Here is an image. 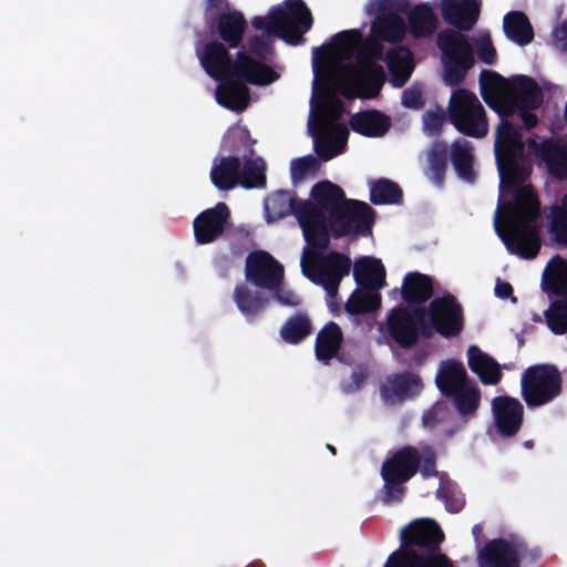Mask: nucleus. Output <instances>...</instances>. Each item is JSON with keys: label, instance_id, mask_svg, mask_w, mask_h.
Masks as SVG:
<instances>
[{"label": "nucleus", "instance_id": "49", "mask_svg": "<svg viewBox=\"0 0 567 567\" xmlns=\"http://www.w3.org/2000/svg\"><path fill=\"white\" fill-rule=\"evenodd\" d=\"M436 497L442 501L447 512L460 513L465 506V497L458 486L451 481H441Z\"/></svg>", "mask_w": 567, "mask_h": 567}, {"label": "nucleus", "instance_id": "3", "mask_svg": "<svg viewBox=\"0 0 567 567\" xmlns=\"http://www.w3.org/2000/svg\"><path fill=\"white\" fill-rule=\"evenodd\" d=\"M225 42L212 40L197 45L196 54L205 72L214 80L240 78L252 85H269L279 74L269 65L240 50L234 61Z\"/></svg>", "mask_w": 567, "mask_h": 567}, {"label": "nucleus", "instance_id": "36", "mask_svg": "<svg viewBox=\"0 0 567 567\" xmlns=\"http://www.w3.org/2000/svg\"><path fill=\"white\" fill-rule=\"evenodd\" d=\"M241 168L240 158L237 156L223 157L218 164L210 171V179L219 190H230L240 184L239 171Z\"/></svg>", "mask_w": 567, "mask_h": 567}, {"label": "nucleus", "instance_id": "22", "mask_svg": "<svg viewBox=\"0 0 567 567\" xmlns=\"http://www.w3.org/2000/svg\"><path fill=\"white\" fill-rule=\"evenodd\" d=\"M527 146L546 165L548 173L559 179L567 181V145L554 138H545L540 143L527 140Z\"/></svg>", "mask_w": 567, "mask_h": 567}, {"label": "nucleus", "instance_id": "19", "mask_svg": "<svg viewBox=\"0 0 567 567\" xmlns=\"http://www.w3.org/2000/svg\"><path fill=\"white\" fill-rule=\"evenodd\" d=\"M229 218L230 210L221 202L199 213L193 221L196 243L207 245L220 238L225 233Z\"/></svg>", "mask_w": 567, "mask_h": 567}, {"label": "nucleus", "instance_id": "5", "mask_svg": "<svg viewBox=\"0 0 567 567\" xmlns=\"http://www.w3.org/2000/svg\"><path fill=\"white\" fill-rule=\"evenodd\" d=\"M381 41L373 33L361 40L355 53V65L348 68L347 76L337 85L346 99H374L380 94L385 82L384 69L378 63L384 55Z\"/></svg>", "mask_w": 567, "mask_h": 567}, {"label": "nucleus", "instance_id": "6", "mask_svg": "<svg viewBox=\"0 0 567 567\" xmlns=\"http://www.w3.org/2000/svg\"><path fill=\"white\" fill-rule=\"evenodd\" d=\"M540 203L529 186L517 189L511 229L504 233L495 221V230L511 254L525 259H533L540 249V237L536 221L539 217Z\"/></svg>", "mask_w": 567, "mask_h": 567}, {"label": "nucleus", "instance_id": "56", "mask_svg": "<svg viewBox=\"0 0 567 567\" xmlns=\"http://www.w3.org/2000/svg\"><path fill=\"white\" fill-rule=\"evenodd\" d=\"M401 103L406 109L421 110L425 104L422 89L412 85L402 92Z\"/></svg>", "mask_w": 567, "mask_h": 567}, {"label": "nucleus", "instance_id": "24", "mask_svg": "<svg viewBox=\"0 0 567 567\" xmlns=\"http://www.w3.org/2000/svg\"><path fill=\"white\" fill-rule=\"evenodd\" d=\"M423 389L420 374L411 371L393 373L386 378V383L381 386L382 398L391 403H399L413 399Z\"/></svg>", "mask_w": 567, "mask_h": 567}, {"label": "nucleus", "instance_id": "61", "mask_svg": "<svg viewBox=\"0 0 567 567\" xmlns=\"http://www.w3.org/2000/svg\"><path fill=\"white\" fill-rule=\"evenodd\" d=\"M228 10H231L228 0H206L205 16L207 22L212 21V19H214V17L218 16L219 13L226 12Z\"/></svg>", "mask_w": 567, "mask_h": 567}, {"label": "nucleus", "instance_id": "54", "mask_svg": "<svg viewBox=\"0 0 567 567\" xmlns=\"http://www.w3.org/2000/svg\"><path fill=\"white\" fill-rule=\"evenodd\" d=\"M475 45L480 61L487 65H493L496 62V50L488 33H484L476 39Z\"/></svg>", "mask_w": 567, "mask_h": 567}, {"label": "nucleus", "instance_id": "46", "mask_svg": "<svg viewBox=\"0 0 567 567\" xmlns=\"http://www.w3.org/2000/svg\"><path fill=\"white\" fill-rule=\"evenodd\" d=\"M234 301L239 311L246 317H255L261 312L267 305V299L262 298L257 292H252L245 285L236 286L234 290Z\"/></svg>", "mask_w": 567, "mask_h": 567}, {"label": "nucleus", "instance_id": "15", "mask_svg": "<svg viewBox=\"0 0 567 567\" xmlns=\"http://www.w3.org/2000/svg\"><path fill=\"white\" fill-rule=\"evenodd\" d=\"M426 309L421 307L396 306L388 315L386 330L389 337L402 349L415 346L422 337Z\"/></svg>", "mask_w": 567, "mask_h": 567}, {"label": "nucleus", "instance_id": "39", "mask_svg": "<svg viewBox=\"0 0 567 567\" xmlns=\"http://www.w3.org/2000/svg\"><path fill=\"white\" fill-rule=\"evenodd\" d=\"M451 162L457 175L467 182L475 179V172L473 168L474 155L471 142L464 138L454 141L451 145Z\"/></svg>", "mask_w": 567, "mask_h": 567}, {"label": "nucleus", "instance_id": "31", "mask_svg": "<svg viewBox=\"0 0 567 567\" xmlns=\"http://www.w3.org/2000/svg\"><path fill=\"white\" fill-rule=\"evenodd\" d=\"M467 363L483 384L495 385L502 379L499 364L477 346H470L467 349Z\"/></svg>", "mask_w": 567, "mask_h": 567}, {"label": "nucleus", "instance_id": "13", "mask_svg": "<svg viewBox=\"0 0 567 567\" xmlns=\"http://www.w3.org/2000/svg\"><path fill=\"white\" fill-rule=\"evenodd\" d=\"M463 328L462 306L453 295L446 293L430 302L426 309L425 324L422 327V338L431 339L436 332L449 339L461 334Z\"/></svg>", "mask_w": 567, "mask_h": 567}, {"label": "nucleus", "instance_id": "20", "mask_svg": "<svg viewBox=\"0 0 567 567\" xmlns=\"http://www.w3.org/2000/svg\"><path fill=\"white\" fill-rule=\"evenodd\" d=\"M524 545L505 538L489 540L477 555L480 567H520Z\"/></svg>", "mask_w": 567, "mask_h": 567}, {"label": "nucleus", "instance_id": "51", "mask_svg": "<svg viewBox=\"0 0 567 567\" xmlns=\"http://www.w3.org/2000/svg\"><path fill=\"white\" fill-rule=\"evenodd\" d=\"M320 164L317 157L307 155L291 161L290 175L293 184H297L308 176H316Z\"/></svg>", "mask_w": 567, "mask_h": 567}, {"label": "nucleus", "instance_id": "11", "mask_svg": "<svg viewBox=\"0 0 567 567\" xmlns=\"http://www.w3.org/2000/svg\"><path fill=\"white\" fill-rule=\"evenodd\" d=\"M520 389L528 408L546 405L561 394V373L554 364L530 365L522 373Z\"/></svg>", "mask_w": 567, "mask_h": 567}, {"label": "nucleus", "instance_id": "28", "mask_svg": "<svg viewBox=\"0 0 567 567\" xmlns=\"http://www.w3.org/2000/svg\"><path fill=\"white\" fill-rule=\"evenodd\" d=\"M343 340V332L337 322L329 321L326 323L318 331L316 337V359L323 364H330L331 360L338 357L342 348Z\"/></svg>", "mask_w": 567, "mask_h": 567}, {"label": "nucleus", "instance_id": "12", "mask_svg": "<svg viewBox=\"0 0 567 567\" xmlns=\"http://www.w3.org/2000/svg\"><path fill=\"white\" fill-rule=\"evenodd\" d=\"M449 117L462 134L482 138L488 132L485 110L477 96L464 89L455 91L449 104Z\"/></svg>", "mask_w": 567, "mask_h": 567}, {"label": "nucleus", "instance_id": "45", "mask_svg": "<svg viewBox=\"0 0 567 567\" xmlns=\"http://www.w3.org/2000/svg\"><path fill=\"white\" fill-rule=\"evenodd\" d=\"M361 40L362 32L360 29L340 31L332 37L331 44L313 48V56L318 59L320 54H326L331 47L340 52H352L358 50Z\"/></svg>", "mask_w": 567, "mask_h": 567}, {"label": "nucleus", "instance_id": "63", "mask_svg": "<svg viewBox=\"0 0 567 567\" xmlns=\"http://www.w3.org/2000/svg\"><path fill=\"white\" fill-rule=\"evenodd\" d=\"M535 109H525L524 106L520 107L518 115L520 120L523 121L524 127L526 130H530L535 127L538 123L537 116L532 113Z\"/></svg>", "mask_w": 567, "mask_h": 567}, {"label": "nucleus", "instance_id": "40", "mask_svg": "<svg viewBox=\"0 0 567 567\" xmlns=\"http://www.w3.org/2000/svg\"><path fill=\"white\" fill-rule=\"evenodd\" d=\"M408 21L410 32L416 39L432 35L437 25L436 16L426 3L415 6L408 13Z\"/></svg>", "mask_w": 567, "mask_h": 567}, {"label": "nucleus", "instance_id": "52", "mask_svg": "<svg viewBox=\"0 0 567 567\" xmlns=\"http://www.w3.org/2000/svg\"><path fill=\"white\" fill-rule=\"evenodd\" d=\"M420 555L413 548L402 547L389 556L384 567H417Z\"/></svg>", "mask_w": 567, "mask_h": 567}, {"label": "nucleus", "instance_id": "42", "mask_svg": "<svg viewBox=\"0 0 567 567\" xmlns=\"http://www.w3.org/2000/svg\"><path fill=\"white\" fill-rule=\"evenodd\" d=\"M370 200L374 205H398L403 200V192L393 181L379 178L370 185Z\"/></svg>", "mask_w": 567, "mask_h": 567}, {"label": "nucleus", "instance_id": "35", "mask_svg": "<svg viewBox=\"0 0 567 567\" xmlns=\"http://www.w3.org/2000/svg\"><path fill=\"white\" fill-rule=\"evenodd\" d=\"M385 62L395 86H402L411 76L414 64L410 49L396 47L389 50Z\"/></svg>", "mask_w": 567, "mask_h": 567}, {"label": "nucleus", "instance_id": "47", "mask_svg": "<svg viewBox=\"0 0 567 567\" xmlns=\"http://www.w3.org/2000/svg\"><path fill=\"white\" fill-rule=\"evenodd\" d=\"M449 159V145L444 141L433 143L429 152V167L432 174V181L439 187H442L445 179Z\"/></svg>", "mask_w": 567, "mask_h": 567}, {"label": "nucleus", "instance_id": "1", "mask_svg": "<svg viewBox=\"0 0 567 567\" xmlns=\"http://www.w3.org/2000/svg\"><path fill=\"white\" fill-rule=\"evenodd\" d=\"M443 20L454 29H444L436 37V45L442 53L444 80L449 85H460L473 68L474 52L462 32L473 29L480 18V0H442L440 4Z\"/></svg>", "mask_w": 567, "mask_h": 567}, {"label": "nucleus", "instance_id": "7", "mask_svg": "<svg viewBox=\"0 0 567 567\" xmlns=\"http://www.w3.org/2000/svg\"><path fill=\"white\" fill-rule=\"evenodd\" d=\"M482 86L492 85L497 91V101L491 104L501 121L509 120L517 114L522 106L538 109L543 103V92L537 82L528 75H515L506 79L495 71L483 70L480 74Z\"/></svg>", "mask_w": 567, "mask_h": 567}, {"label": "nucleus", "instance_id": "26", "mask_svg": "<svg viewBox=\"0 0 567 567\" xmlns=\"http://www.w3.org/2000/svg\"><path fill=\"white\" fill-rule=\"evenodd\" d=\"M463 363L456 360L442 361L435 377V384L444 398L473 382Z\"/></svg>", "mask_w": 567, "mask_h": 567}, {"label": "nucleus", "instance_id": "58", "mask_svg": "<svg viewBox=\"0 0 567 567\" xmlns=\"http://www.w3.org/2000/svg\"><path fill=\"white\" fill-rule=\"evenodd\" d=\"M417 567H454L451 560L443 554L420 555Z\"/></svg>", "mask_w": 567, "mask_h": 567}, {"label": "nucleus", "instance_id": "16", "mask_svg": "<svg viewBox=\"0 0 567 567\" xmlns=\"http://www.w3.org/2000/svg\"><path fill=\"white\" fill-rule=\"evenodd\" d=\"M375 210L367 203L347 199L339 213L329 224V231L336 238L349 235H369L375 220Z\"/></svg>", "mask_w": 567, "mask_h": 567}, {"label": "nucleus", "instance_id": "50", "mask_svg": "<svg viewBox=\"0 0 567 567\" xmlns=\"http://www.w3.org/2000/svg\"><path fill=\"white\" fill-rule=\"evenodd\" d=\"M545 318L548 328L555 334H564L567 332V301L556 300L549 309L545 311Z\"/></svg>", "mask_w": 567, "mask_h": 567}, {"label": "nucleus", "instance_id": "59", "mask_svg": "<svg viewBox=\"0 0 567 567\" xmlns=\"http://www.w3.org/2000/svg\"><path fill=\"white\" fill-rule=\"evenodd\" d=\"M250 138L249 131L247 128H234L230 130L225 136V145L228 151L234 152L237 150L236 142L247 143Z\"/></svg>", "mask_w": 567, "mask_h": 567}, {"label": "nucleus", "instance_id": "62", "mask_svg": "<svg viewBox=\"0 0 567 567\" xmlns=\"http://www.w3.org/2000/svg\"><path fill=\"white\" fill-rule=\"evenodd\" d=\"M275 292V298L284 306H299L300 298L291 290L281 289L280 286L277 289L272 290Z\"/></svg>", "mask_w": 567, "mask_h": 567}, {"label": "nucleus", "instance_id": "18", "mask_svg": "<svg viewBox=\"0 0 567 567\" xmlns=\"http://www.w3.org/2000/svg\"><path fill=\"white\" fill-rule=\"evenodd\" d=\"M245 276L254 286L274 290L282 284L284 267L269 252L257 250L246 258Z\"/></svg>", "mask_w": 567, "mask_h": 567}, {"label": "nucleus", "instance_id": "9", "mask_svg": "<svg viewBox=\"0 0 567 567\" xmlns=\"http://www.w3.org/2000/svg\"><path fill=\"white\" fill-rule=\"evenodd\" d=\"M421 466V454L415 446L405 445L394 451L381 466L383 487L381 501L384 505L401 503L405 484L415 476Z\"/></svg>", "mask_w": 567, "mask_h": 567}, {"label": "nucleus", "instance_id": "17", "mask_svg": "<svg viewBox=\"0 0 567 567\" xmlns=\"http://www.w3.org/2000/svg\"><path fill=\"white\" fill-rule=\"evenodd\" d=\"M402 547L422 549V555H435L444 540V533L440 525L431 518L414 519L401 529Z\"/></svg>", "mask_w": 567, "mask_h": 567}, {"label": "nucleus", "instance_id": "25", "mask_svg": "<svg viewBox=\"0 0 567 567\" xmlns=\"http://www.w3.org/2000/svg\"><path fill=\"white\" fill-rule=\"evenodd\" d=\"M215 96L219 105L235 112H243L247 109L250 100V91L240 78H226L218 80Z\"/></svg>", "mask_w": 567, "mask_h": 567}, {"label": "nucleus", "instance_id": "14", "mask_svg": "<svg viewBox=\"0 0 567 567\" xmlns=\"http://www.w3.org/2000/svg\"><path fill=\"white\" fill-rule=\"evenodd\" d=\"M408 2L398 0H377L368 6L369 14H377L371 27V33L389 43L401 42L406 33L402 17L394 11L406 12Z\"/></svg>", "mask_w": 567, "mask_h": 567}, {"label": "nucleus", "instance_id": "34", "mask_svg": "<svg viewBox=\"0 0 567 567\" xmlns=\"http://www.w3.org/2000/svg\"><path fill=\"white\" fill-rule=\"evenodd\" d=\"M331 75L329 71L316 70V76L313 81V92L321 94L324 97L323 113L326 118L331 122V127L339 121L343 112V104L339 97L333 95L329 90Z\"/></svg>", "mask_w": 567, "mask_h": 567}, {"label": "nucleus", "instance_id": "60", "mask_svg": "<svg viewBox=\"0 0 567 567\" xmlns=\"http://www.w3.org/2000/svg\"><path fill=\"white\" fill-rule=\"evenodd\" d=\"M368 378V373L364 369L360 368L351 373V382L343 383L342 390L346 393H353L361 389Z\"/></svg>", "mask_w": 567, "mask_h": 567}, {"label": "nucleus", "instance_id": "64", "mask_svg": "<svg viewBox=\"0 0 567 567\" xmlns=\"http://www.w3.org/2000/svg\"><path fill=\"white\" fill-rule=\"evenodd\" d=\"M513 292H514V289L511 284L505 282V281H499V280L497 281V284L495 286V295L498 298H502V299L508 298L513 295Z\"/></svg>", "mask_w": 567, "mask_h": 567}, {"label": "nucleus", "instance_id": "32", "mask_svg": "<svg viewBox=\"0 0 567 567\" xmlns=\"http://www.w3.org/2000/svg\"><path fill=\"white\" fill-rule=\"evenodd\" d=\"M401 293L408 305L424 303L434 293L433 279L419 271L408 272L403 279Z\"/></svg>", "mask_w": 567, "mask_h": 567}, {"label": "nucleus", "instance_id": "29", "mask_svg": "<svg viewBox=\"0 0 567 567\" xmlns=\"http://www.w3.org/2000/svg\"><path fill=\"white\" fill-rule=\"evenodd\" d=\"M353 277L361 288L377 291L385 286V268L380 259L362 257L354 264Z\"/></svg>", "mask_w": 567, "mask_h": 567}, {"label": "nucleus", "instance_id": "8", "mask_svg": "<svg viewBox=\"0 0 567 567\" xmlns=\"http://www.w3.org/2000/svg\"><path fill=\"white\" fill-rule=\"evenodd\" d=\"M323 250L307 244L302 254L301 270L313 284L322 286L329 298L334 299L338 297L342 278L350 272L351 259L334 250L322 255Z\"/></svg>", "mask_w": 567, "mask_h": 567}, {"label": "nucleus", "instance_id": "43", "mask_svg": "<svg viewBox=\"0 0 567 567\" xmlns=\"http://www.w3.org/2000/svg\"><path fill=\"white\" fill-rule=\"evenodd\" d=\"M381 307V296L377 291L357 288L346 303L350 315H365L377 311Z\"/></svg>", "mask_w": 567, "mask_h": 567}, {"label": "nucleus", "instance_id": "2", "mask_svg": "<svg viewBox=\"0 0 567 567\" xmlns=\"http://www.w3.org/2000/svg\"><path fill=\"white\" fill-rule=\"evenodd\" d=\"M286 8L275 6L268 16H257L251 20L256 30L265 34H255L247 41L248 51L259 59L266 58L272 51L270 35H276L290 45H299L306 41L303 34L313 24L311 11L303 0H286Z\"/></svg>", "mask_w": 567, "mask_h": 567}, {"label": "nucleus", "instance_id": "38", "mask_svg": "<svg viewBox=\"0 0 567 567\" xmlns=\"http://www.w3.org/2000/svg\"><path fill=\"white\" fill-rule=\"evenodd\" d=\"M544 289L567 301V260L558 256L550 259L543 278Z\"/></svg>", "mask_w": 567, "mask_h": 567}, {"label": "nucleus", "instance_id": "53", "mask_svg": "<svg viewBox=\"0 0 567 567\" xmlns=\"http://www.w3.org/2000/svg\"><path fill=\"white\" fill-rule=\"evenodd\" d=\"M551 228L558 243L567 246V194L561 199V207L553 214Z\"/></svg>", "mask_w": 567, "mask_h": 567}, {"label": "nucleus", "instance_id": "55", "mask_svg": "<svg viewBox=\"0 0 567 567\" xmlns=\"http://www.w3.org/2000/svg\"><path fill=\"white\" fill-rule=\"evenodd\" d=\"M444 122L445 112L440 107L436 111H427L423 114L424 131L431 135L440 134Z\"/></svg>", "mask_w": 567, "mask_h": 567}, {"label": "nucleus", "instance_id": "44", "mask_svg": "<svg viewBox=\"0 0 567 567\" xmlns=\"http://www.w3.org/2000/svg\"><path fill=\"white\" fill-rule=\"evenodd\" d=\"M312 332V323L306 313L290 317L280 329V337L290 344H298Z\"/></svg>", "mask_w": 567, "mask_h": 567}, {"label": "nucleus", "instance_id": "30", "mask_svg": "<svg viewBox=\"0 0 567 567\" xmlns=\"http://www.w3.org/2000/svg\"><path fill=\"white\" fill-rule=\"evenodd\" d=\"M302 202L293 192L284 189L274 192L264 202L267 221H278L291 214L297 218V210Z\"/></svg>", "mask_w": 567, "mask_h": 567}, {"label": "nucleus", "instance_id": "41", "mask_svg": "<svg viewBox=\"0 0 567 567\" xmlns=\"http://www.w3.org/2000/svg\"><path fill=\"white\" fill-rule=\"evenodd\" d=\"M348 133L343 124H336L327 137L316 141L315 150L319 158L327 162L341 154L347 145Z\"/></svg>", "mask_w": 567, "mask_h": 567}, {"label": "nucleus", "instance_id": "57", "mask_svg": "<svg viewBox=\"0 0 567 567\" xmlns=\"http://www.w3.org/2000/svg\"><path fill=\"white\" fill-rule=\"evenodd\" d=\"M424 478L439 475L436 470V453L432 447H425L421 455V466L419 470Z\"/></svg>", "mask_w": 567, "mask_h": 567}, {"label": "nucleus", "instance_id": "23", "mask_svg": "<svg viewBox=\"0 0 567 567\" xmlns=\"http://www.w3.org/2000/svg\"><path fill=\"white\" fill-rule=\"evenodd\" d=\"M207 23L212 33L217 34L229 49L241 44L248 27L244 13L235 9L219 13Z\"/></svg>", "mask_w": 567, "mask_h": 567}, {"label": "nucleus", "instance_id": "10", "mask_svg": "<svg viewBox=\"0 0 567 567\" xmlns=\"http://www.w3.org/2000/svg\"><path fill=\"white\" fill-rule=\"evenodd\" d=\"M524 153L525 143L520 127L509 120L499 122L495 131L494 154L502 181L514 183L523 179L519 159Z\"/></svg>", "mask_w": 567, "mask_h": 567}, {"label": "nucleus", "instance_id": "37", "mask_svg": "<svg viewBox=\"0 0 567 567\" xmlns=\"http://www.w3.org/2000/svg\"><path fill=\"white\" fill-rule=\"evenodd\" d=\"M505 35L516 44L524 47L534 40V30L528 17L522 11H511L503 20Z\"/></svg>", "mask_w": 567, "mask_h": 567}, {"label": "nucleus", "instance_id": "27", "mask_svg": "<svg viewBox=\"0 0 567 567\" xmlns=\"http://www.w3.org/2000/svg\"><path fill=\"white\" fill-rule=\"evenodd\" d=\"M349 123L353 132L367 137H382L392 125L391 117L375 109L351 115Z\"/></svg>", "mask_w": 567, "mask_h": 567}, {"label": "nucleus", "instance_id": "48", "mask_svg": "<svg viewBox=\"0 0 567 567\" xmlns=\"http://www.w3.org/2000/svg\"><path fill=\"white\" fill-rule=\"evenodd\" d=\"M239 179L246 189L264 188L267 183L265 161L261 157L247 159L239 171Z\"/></svg>", "mask_w": 567, "mask_h": 567}, {"label": "nucleus", "instance_id": "21", "mask_svg": "<svg viewBox=\"0 0 567 567\" xmlns=\"http://www.w3.org/2000/svg\"><path fill=\"white\" fill-rule=\"evenodd\" d=\"M497 432L503 437H513L518 433L523 424L524 406L515 398L496 396L492 401Z\"/></svg>", "mask_w": 567, "mask_h": 567}, {"label": "nucleus", "instance_id": "4", "mask_svg": "<svg viewBox=\"0 0 567 567\" xmlns=\"http://www.w3.org/2000/svg\"><path fill=\"white\" fill-rule=\"evenodd\" d=\"M310 196L297 210V220L306 243L313 248L327 249L330 245L329 224L347 202L343 189L330 181L315 184Z\"/></svg>", "mask_w": 567, "mask_h": 567}, {"label": "nucleus", "instance_id": "33", "mask_svg": "<svg viewBox=\"0 0 567 567\" xmlns=\"http://www.w3.org/2000/svg\"><path fill=\"white\" fill-rule=\"evenodd\" d=\"M447 399L451 400V404L458 419L467 423L477 414L482 401V392L476 382L473 381Z\"/></svg>", "mask_w": 567, "mask_h": 567}]
</instances>
